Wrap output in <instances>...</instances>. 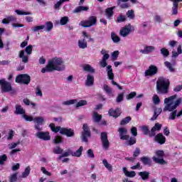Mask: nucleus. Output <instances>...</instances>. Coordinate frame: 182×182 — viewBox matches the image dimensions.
<instances>
[{
  "instance_id": "obj_62",
  "label": "nucleus",
  "mask_w": 182,
  "mask_h": 182,
  "mask_svg": "<svg viewBox=\"0 0 182 182\" xmlns=\"http://www.w3.org/2000/svg\"><path fill=\"white\" fill-rule=\"evenodd\" d=\"M36 96H43L42 94V90L41 89V86L40 85H37L36 87Z\"/></svg>"
},
{
  "instance_id": "obj_34",
  "label": "nucleus",
  "mask_w": 182,
  "mask_h": 182,
  "mask_svg": "<svg viewBox=\"0 0 182 182\" xmlns=\"http://www.w3.org/2000/svg\"><path fill=\"white\" fill-rule=\"evenodd\" d=\"M49 127L50 128L51 131L54 133H58V132H60V129L62 127L60 126H55V124L51 123L49 124Z\"/></svg>"
},
{
  "instance_id": "obj_4",
  "label": "nucleus",
  "mask_w": 182,
  "mask_h": 182,
  "mask_svg": "<svg viewBox=\"0 0 182 182\" xmlns=\"http://www.w3.org/2000/svg\"><path fill=\"white\" fill-rule=\"evenodd\" d=\"M170 89V80L164 77L159 78L156 82V92L159 95H167Z\"/></svg>"
},
{
  "instance_id": "obj_58",
  "label": "nucleus",
  "mask_w": 182,
  "mask_h": 182,
  "mask_svg": "<svg viewBox=\"0 0 182 182\" xmlns=\"http://www.w3.org/2000/svg\"><path fill=\"white\" fill-rule=\"evenodd\" d=\"M63 141L62 136H56L53 140V143L55 144H60Z\"/></svg>"
},
{
  "instance_id": "obj_23",
  "label": "nucleus",
  "mask_w": 182,
  "mask_h": 182,
  "mask_svg": "<svg viewBox=\"0 0 182 182\" xmlns=\"http://www.w3.org/2000/svg\"><path fill=\"white\" fill-rule=\"evenodd\" d=\"M15 109L16 110L14 112V114H22V116H23V114L26 113L25 109L21 105H16L15 106Z\"/></svg>"
},
{
  "instance_id": "obj_53",
  "label": "nucleus",
  "mask_w": 182,
  "mask_h": 182,
  "mask_svg": "<svg viewBox=\"0 0 182 182\" xmlns=\"http://www.w3.org/2000/svg\"><path fill=\"white\" fill-rule=\"evenodd\" d=\"M75 103H77V100H70L63 102V105H64V106H69L70 105H75Z\"/></svg>"
},
{
  "instance_id": "obj_3",
  "label": "nucleus",
  "mask_w": 182,
  "mask_h": 182,
  "mask_svg": "<svg viewBox=\"0 0 182 182\" xmlns=\"http://www.w3.org/2000/svg\"><path fill=\"white\" fill-rule=\"evenodd\" d=\"M177 97V95H172L168 97V98L164 99V103L166 105L163 112H173V110H176L178 106L181 104V98H178L175 102H173L174 99ZM173 103L174 105H173Z\"/></svg>"
},
{
  "instance_id": "obj_61",
  "label": "nucleus",
  "mask_w": 182,
  "mask_h": 182,
  "mask_svg": "<svg viewBox=\"0 0 182 182\" xmlns=\"http://www.w3.org/2000/svg\"><path fill=\"white\" fill-rule=\"evenodd\" d=\"M125 176L127 177H129L131 178H133V177H136V171H132L126 172Z\"/></svg>"
},
{
  "instance_id": "obj_51",
  "label": "nucleus",
  "mask_w": 182,
  "mask_h": 182,
  "mask_svg": "<svg viewBox=\"0 0 182 182\" xmlns=\"http://www.w3.org/2000/svg\"><path fill=\"white\" fill-rule=\"evenodd\" d=\"M137 96V92H131L129 94L126 95L127 100H130L132 99H134V97H136Z\"/></svg>"
},
{
  "instance_id": "obj_26",
  "label": "nucleus",
  "mask_w": 182,
  "mask_h": 182,
  "mask_svg": "<svg viewBox=\"0 0 182 182\" xmlns=\"http://www.w3.org/2000/svg\"><path fill=\"white\" fill-rule=\"evenodd\" d=\"M83 70L87 72L88 73H95L96 70L92 67V65L87 64L83 66Z\"/></svg>"
},
{
  "instance_id": "obj_54",
  "label": "nucleus",
  "mask_w": 182,
  "mask_h": 182,
  "mask_svg": "<svg viewBox=\"0 0 182 182\" xmlns=\"http://www.w3.org/2000/svg\"><path fill=\"white\" fill-rule=\"evenodd\" d=\"M6 160H8V156H6V154H3L0 156V166H4Z\"/></svg>"
},
{
  "instance_id": "obj_31",
  "label": "nucleus",
  "mask_w": 182,
  "mask_h": 182,
  "mask_svg": "<svg viewBox=\"0 0 182 182\" xmlns=\"http://www.w3.org/2000/svg\"><path fill=\"white\" fill-rule=\"evenodd\" d=\"M111 39L114 43H119L120 42V37L114 32L111 33Z\"/></svg>"
},
{
  "instance_id": "obj_56",
  "label": "nucleus",
  "mask_w": 182,
  "mask_h": 182,
  "mask_svg": "<svg viewBox=\"0 0 182 182\" xmlns=\"http://www.w3.org/2000/svg\"><path fill=\"white\" fill-rule=\"evenodd\" d=\"M68 22H69V17L68 16H63L60 20V24L62 26L66 25Z\"/></svg>"
},
{
  "instance_id": "obj_24",
  "label": "nucleus",
  "mask_w": 182,
  "mask_h": 182,
  "mask_svg": "<svg viewBox=\"0 0 182 182\" xmlns=\"http://www.w3.org/2000/svg\"><path fill=\"white\" fill-rule=\"evenodd\" d=\"M154 46H146L144 47V50H140V53H143L144 55H147L148 53H151L154 50Z\"/></svg>"
},
{
  "instance_id": "obj_16",
  "label": "nucleus",
  "mask_w": 182,
  "mask_h": 182,
  "mask_svg": "<svg viewBox=\"0 0 182 182\" xmlns=\"http://www.w3.org/2000/svg\"><path fill=\"white\" fill-rule=\"evenodd\" d=\"M108 114L112 117L117 119V117H120V114H122V110L119 107H117L115 109H114L113 108H110L108 111Z\"/></svg>"
},
{
  "instance_id": "obj_22",
  "label": "nucleus",
  "mask_w": 182,
  "mask_h": 182,
  "mask_svg": "<svg viewBox=\"0 0 182 182\" xmlns=\"http://www.w3.org/2000/svg\"><path fill=\"white\" fill-rule=\"evenodd\" d=\"M93 85H95V77L92 75H87L85 86H93Z\"/></svg>"
},
{
  "instance_id": "obj_10",
  "label": "nucleus",
  "mask_w": 182,
  "mask_h": 182,
  "mask_svg": "<svg viewBox=\"0 0 182 182\" xmlns=\"http://www.w3.org/2000/svg\"><path fill=\"white\" fill-rule=\"evenodd\" d=\"M100 139H101L102 147L105 150H108L109 147H110V142L109 141V139L107 138V132H101Z\"/></svg>"
},
{
  "instance_id": "obj_49",
  "label": "nucleus",
  "mask_w": 182,
  "mask_h": 182,
  "mask_svg": "<svg viewBox=\"0 0 182 182\" xmlns=\"http://www.w3.org/2000/svg\"><path fill=\"white\" fill-rule=\"evenodd\" d=\"M15 12L17 14V15H32L31 11H23L19 9L15 10Z\"/></svg>"
},
{
  "instance_id": "obj_40",
  "label": "nucleus",
  "mask_w": 182,
  "mask_h": 182,
  "mask_svg": "<svg viewBox=\"0 0 182 182\" xmlns=\"http://www.w3.org/2000/svg\"><path fill=\"white\" fill-rule=\"evenodd\" d=\"M153 160L157 164H167V162H166L164 159H163V158L159 159V158L154 156Z\"/></svg>"
},
{
  "instance_id": "obj_20",
  "label": "nucleus",
  "mask_w": 182,
  "mask_h": 182,
  "mask_svg": "<svg viewBox=\"0 0 182 182\" xmlns=\"http://www.w3.org/2000/svg\"><path fill=\"white\" fill-rule=\"evenodd\" d=\"M116 6L109 7L105 9V15L107 19H112V16L114 15V9H115Z\"/></svg>"
},
{
  "instance_id": "obj_25",
  "label": "nucleus",
  "mask_w": 182,
  "mask_h": 182,
  "mask_svg": "<svg viewBox=\"0 0 182 182\" xmlns=\"http://www.w3.org/2000/svg\"><path fill=\"white\" fill-rule=\"evenodd\" d=\"M140 161L144 166H151V159L149 157L142 156L140 158Z\"/></svg>"
},
{
  "instance_id": "obj_18",
  "label": "nucleus",
  "mask_w": 182,
  "mask_h": 182,
  "mask_svg": "<svg viewBox=\"0 0 182 182\" xmlns=\"http://www.w3.org/2000/svg\"><path fill=\"white\" fill-rule=\"evenodd\" d=\"M130 32H132V26L129 24L128 26H124L119 31V35L123 38H126Z\"/></svg>"
},
{
  "instance_id": "obj_43",
  "label": "nucleus",
  "mask_w": 182,
  "mask_h": 182,
  "mask_svg": "<svg viewBox=\"0 0 182 182\" xmlns=\"http://www.w3.org/2000/svg\"><path fill=\"white\" fill-rule=\"evenodd\" d=\"M132 122V117H127L122 119L120 122L121 126H124V124H127V123H130Z\"/></svg>"
},
{
  "instance_id": "obj_42",
  "label": "nucleus",
  "mask_w": 182,
  "mask_h": 182,
  "mask_svg": "<svg viewBox=\"0 0 182 182\" xmlns=\"http://www.w3.org/2000/svg\"><path fill=\"white\" fill-rule=\"evenodd\" d=\"M45 26H46V31L47 32H50V31L53 29V23H52V21H46Z\"/></svg>"
},
{
  "instance_id": "obj_13",
  "label": "nucleus",
  "mask_w": 182,
  "mask_h": 182,
  "mask_svg": "<svg viewBox=\"0 0 182 182\" xmlns=\"http://www.w3.org/2000/svg\"><path fill=\"white\" fill-rule=\"evenodd\" d=\"M36 136L38 139H40L41 140H44V141H48L50 140V134H49V132L38 131L36 134Z\"/></svg>"
},
{
  "instance_id": "obj_19",
  "label": "nucleus",
  "mask_w": 182,
  "mask_h": 182,
  "mask_svg": "<svg viewBox=\"0 0 182 182\" xmlns=\"http://www.w3.org/2000/svg\"><path fill=\"white\" fill-rule=\"evenodd\" d=\"M173 2L172 15H177L178 14V3L182 2V0H169Z\"/></svg>"
},
{
  "instance_id": "obj_39",
  "label": "nucleus",
  "mask_w": 182,
  "mask_h": 182,
  "mask_svg": "<svg viewBox=\"0 0 182 182\" xmlns=\"http://www.w3.org/2000/svg\"><path fill=\"white\" fill-rule=\"evenodd\" d=\"M53 153H54V154H62V153H63V149L60 148L59 146H55L53 149Z\"/></svg>"
},
{
  "instance_id": "obj_2",
  "label": "nucleus",
  "mask_w": 182,
  "mask_h": 182,
  "mask_svg": "<svg viewBox=\"0 0 182 182\" xmlns=\"http://www.w3.org/2000/svg\"><path fill=\"white\" fill-rule=\"evenodd\" d=\"M21 117L24 119L26 122H33L35 124L34 129L37 130V132H42V130H43V128L41 127L45 124V118H43V117H36L33 118V117L31 115L24 114L21 115Z\"/></svg>"
},
{
  "instance_id": "obj_64",
  "label": "nucleus",
  "mask_w": 182,
  "mask_h": 182,
  "mask_svg": "<svg viewBox=\"0 0 182 182\" xmlns=\"http://www.w3.org/2000/svg\"><path fill=\"white\" fill-rule=\"evenodd\" d=\"M18 180V174L16 173H13L10 176L9 181L10 182H16Z\"/></svg>"
},
{
  "instance_id": "obj_11",
  "label": "nucleus",
  "mask_w": 182,
  "mask_h": 182,
  "mask_svg": "<svg viewBox=\"0 0 182 182\" xmlns=\"http://www.w3.org/2000/svg\"><path fill=\"white\" fill-rule=\"evenodd\" d=\"M157 73H159V68H157V66L154 65H151L149 68L145 70L144 76L145 77H147V76L151 77L157 75Z\"/></svg>"
},
{
  "instance_id": "obj_8",
  "label": "nucleus",
  "mask_w": 182,
  "mask_h": 182,
  "mask_svg": "<svg viewBox=\"0 0 182 182\" xmlns=\"http://www.w3.org/2000/svg\"><path fill=\"white\" fill-rule=\"evenodd\" d=\"M97 23V17L95 16H90L87 20L82 21L80 25L82 28H90V26H95Z\"/></svg>"
},
{
  "instance_id": "obj_44",
  "label": "nucleus",
  "mask_w": 182,
  "mask_h": 182,
  "mask_svg": "<svg viewBox=\"0 0 182 182\" xmlns=\"http://www.w3.org/2000/svg\"><path fill=\"white\" fill-rule=\"evenodd\" d=\"M126 16L120 14L119 16L117 17L116 22L117 23H122V22H126Z\"/></svg>"
},
{
  "instance_id": "obj_1",
  "label": "nucleus",
  "mask_w": 182,
  "mask_h": 182,
  "mask_svg": "<svg viewBox=\"0 0 182 182\" xmlns=\"http://www.w3.org/2000/svg\"><path fill=\"white\" fill-rule=\"evenodd\" d=\"M65 69H66V67L63 64V59L55 57L48 61V65L45 68H42L41 73H46V72H53V70L62 72Z\"/></svg>"
},
{
  "instance_id": "obj_9",
  "label": "nucleus",
  "mask_w": 182,
  "mask_h": 182,
  "mask_svg": "<svg viewBox=\"0 0 182 182\" xmlns=\"http://www.w3.org/2000/svg\"><path fill=\"white\" fill-rule=\"evenodd\" d=\"M16 83H23L29 85L31 83V76L28 74H20L16 77Z\"/></svg>"
},
{
  "instance_id": "obj_32",
  "label": "nucleus",
  "mask_w": 182,
  "mask_h": 182,
  "mask_svg": "<svg viewBox=\"0 0 182 182\" xmlns=\"http://www.w3.org/2000/svg\"><path fill=\"white\" fill-rule=\"evenodd\" d=\"M70 0H59L54 6L53 9L56 11H59L60 9V6H62V4L63 2H69Z\"/></svg>"
},
{
  "instance_id": "obj_48",
  "label": "nucleus",
  "mask_w": 182,
  "mask_h": 182,
  "mask_svg": "<svg viewBox=\"0 0 182 182\" xmlns=\"http://www.w3.org/2000/svg\"><path fill=\"white\" fill-rule=\"evenodd\" d=\"M32 50H33V45H28L25 48V52L27 55H32Z\"/></svg>"
},
{
  "instance_id": "obj_33",
  "label": "nucleus",
  "mask_w": 182,
  "mask_h": 182,
  "mask_svg": "<svg viewBox=\"0 0 182 182\" xmlns=\"http://www.w3.org/2000/svg\"><path fill=\"white\" fill-rule=\"evenodd\" d=\"M49 127L50 128L51 131L54 133H58V132H60V129L62 127L60 126H55V124L51 123L49 124Z\"/></svg>"
},
{
  "instance_id": "obj_7",
  "label": "nucleus",
  "mask_w": 182,
  "mask_h": 182,
  "mask_svg": "<svg viewBox=\"0 0 182 182\" xmlns=\"http://www.w3.org/2000/svg\"><path fill=\"white\" fill-rule=\"evenodd\" d=\"M88 137H92V132H90V128L87 124H84L82 125V132L81 133V140L84 143H87L89 141Z\"/></svg>"
},
{
  "instance_id": "obj_37",
  "label": "nucleus",
  "mask_w": 182,
  "mask_h": 182,
  "mask_svg": "<svg viewBox=\"0 0 182 182\" xmlns=\"http://www.w3.org/2000/svg\"><path fill=\"white\" fill-rule=\"evenodd\" d=\"M83 151V146H80V148L75 151H73V157H80L82 156V152Z\"/></svg>"
},
{
  "instance_id": "obj_63",
  "label": "nucleus",
  "mask_w": 182,
  "mask_h": 182,
  "mask_svg": "<svg viewBox=\"0 0 182 182\" xmlns=\"http://www.w3.org/2000/svg\"><path fill=\"white\" fill-rule=\"evenodd\" d=\"M153 102L154 105H159L160 104V97H159V95H154L153 96Z\"/></svg>"
},
{
  "instance_id": "obj_57",
  "label": "nucleus",
  "mask_w": 182,
  "mask_h": 182,
  "mask_svg": "<svg viewBox=\"0 0 182 182\" xmlns=\"http://www.w3.org/2000/svg\"><path fill=\"white\" fill-rule=\"evenodd\" d=\"M164 65L165 66H166V68L169 70L170 72H175L176 70L174 69V68H173V65L171 64L170 62L166 61L164 63Z\"/></svg>"
},
{
  "instance_id": "obj_17",
  "label": "nucleus",
  "mask_w": 182,
  "mask_h": 182,
  "mask_svg": "<svg viewBox=\"0 0 182 182\" xmlns=\"http://www.w3.org/2000/svg\"><path fill=\"white\" fill-rule=\"evenodd\" d=\"M154 140L159 144L163 145L166 143V136L163 133H159L154 136Z\"/></svg>"
},
{
  "instance_id": "obj_14",
  "label": "nucleus",
  "mask_w": 182,
  "mask_h": 182,
  "mask_svg": "<svg viewBox=\"0 0 182 182\" xmlns=\"http://www.w3.org/2000/svg\"><path fill=\"white\" fill-rule=\"evenodd\" d=\"M107 72L108 79L111 80L112 84L114 86H117L118 83L114 81V74L113 73V68H112V65H108L107 66Z\"/></svg>"
},
{
  "instance_id": "obj_27",
  "label": "nucleus",
  "mask_w": 182,
  "mask_h": 182,
  "mask_svg": "<svg viewBox=\"0 0 182 182\" xmlns=\"http://www.w3.org/2000/svg\"><path fill=\"white\" fill-rule=\"evenodd\" d=\"M78 46L80 49H86L87 48V41L85 38L78 41Z\"/></svg>"
},
{
  "instance_id": "obj_38",
  "label": "nucleus",
  "mask_w": 182,
  "mask_h": 182,
  "mask_svg": "<svg viewBox=\"0 0 182 182\" xmlns=\"http://www.w3.org/2000/svg\"><path fill=\"white\" fill-rule=\"evenodd\" d=\"M102 164H104L105 167H106L109 171H113V166L107 162V159H104L102 161Z\"/></svg>"
},
{
  "instance_id": "obj_46",
  "label": "nucleus",
  "mask_w": 182,
  "mask_h": 182,
  "mask_svg": "<svg viewBox=\"0 0 182 182\" xmlns=\"http://www.w3.org/2000/svg\"><path fill=\"white\" fill-rule=\"evenodd\" d=\"M14 19H15V17H14L13 16H10L7 17L6 18L3 19L2 23H4V25H8V23H9V22L14 21Z\"/></svg>"
},
{
  "instance_id": "obj_12",
  "label": "nucleus",
  "mask_w": 182,
  "mask_h": 182,
  "mask_svg": "<svg viewBox=\"0 0 182 182\" xmlns=\"http://www.w3.org/2000/svg\"><path fill=\"white\" fill-rule=\"evenodd\" d=\"M101 55H103V56L100 61V65L101 68H107V59L110 58V55L108 53H106V50H102Z\"/></svg>"
},
{
  "instance_id": "obj_60",
  "label": "nucleus",
  "mask_w": 182,
  "mask_h": 182,
  "mask_svg": "<svg viewBox=\"0 0 182 182\" xmlns=\"http://www.w3.org/2000/svg\"><path fill=\"white\" fill-rule=\"evenodd\" d=\"M127 18H129V19H134V11L133 10H129L127 12Z\"/></svg>"
},
{
  "instance_id": "obj_52",
  "label": "nucleus",
  "mask_w": 182,
  "mask_h": 182,
  "mask_svg": "<svg viewBox=\"0 0 182 182\" xmlns=\"http://www.w3.org/2000/svg\"><path fill=\"white\" fill-rule=\"evenodd\" d=\"M161 55H163V56L164 58H167V56H168V55H170V51H168V50L166 48H162L161 49Z\"/></svg>"
},
{
  "instance_id": "obj_30",
  "label": "nucleus",
  "mask_w": 182,
  "mask_h": 182,
  "mask_svg": "<svg viewBox=\"0 0 182 182\" xmlns=\"http://www.w3.org/2000/svg\"><path fill=\"white\" fill-rule=\"evenodd\" d=\"M138 174L139 176H140L141 178H142L144 181H146V180H149V177H150V173L147 171H141L139 172Z\"/></svg>"
},
{
  "instance_id": "obj_15",
  "label": "nucleus",
  "mask_w": 182,
  "mask_h": 182,
  "mask_svg": "<svg viewBox=\"0 0 182 182\" xmlns=\"http://www.w3.org/2000/svg\"><path fill=\"white\" fill-rule=\"evenodd\" d=\"M60 134L67 137H73L75 136V131L70 128L61 127Z\"/></svg>"
},
{
  "instance_id": "obj_28",
  "label": "nucleus",
  "mask_w": 182,
  "mask_h": 182,
  "mask_svg": "<svg viewBox=\"0 0 182 182\" xmlns=\"http://www.w3.org/2000/svg\"><path fill=\"white\" fill-rule=\"evenodd\" d=\"M82 11H89V7L84 6H79L76 7L75 10H73V14H80Z\"/></svg>"
},
{
  "instance_id": "obj_50",
  "label": "nucleus",
  "mask_w": 182,
  "mask_h": 182,
  "mask_svg": "<svg viewBox=\"0 0 182 182\" xmlns=\"http://www.w3.org/2000/svg\"><path fill=\"white\" fill-rule=\"evenodd\" d=\"M172 112L169 114V120H176V117H177V111L176 109L171 111Z\"/></svg>"
},
{
  "instance_id": "obj_36",
  "label": "nucleus",
  "mask_w": 182,
  "mask_h": 182,
  "mask_svg": "<svg viewBox=\"0 0 182 182\" xmlns=\"http://www.w3.org/2000/svg\"><path fill=\"white\" fill-rule=\"evenodd\" d=\"M23 103H24V105H26V106H32L33 109H35V107H36V104L34 102H31V100H29V99L28 98H24L23 100Z\"/></svg>"
},
{
  "instance_id": "obj_6",
  "label": "nucleus",
  "mask_w": 182,
  "mask_h": 182,
  "mask_svg": "<svg viewBox=\"0 0 182 182\" xmlns=\"http://www.w3.org/2000/svg\"><path fill=\"white\" fill-rule=\"evenodd\" d=\"M0 86L1 93H15V90L12 88V84L8 81H6L5 79L0 80Z\"/></svg>"
},
{
  "instance_id": "obj_29",
  "label": "nucleus",
  "mask_w": 182,
  "mask_h": 182,
  "mask_svg": "<svg viewBox=\"0 0 182 182\" xmlns=\"http://www.w3.org/2000/svg\"><path fill=\"white\" fill-rule=\"evenodd\" d=\"M73 151H72V149H68L67 151L60 155L58 159V160H60L63 157H69V156H73Z\"/></svg>"
},
{
  "instance_id": "obj_59",
  "label": "nucleus",
  "mask_w": 182,
  "mask_h": 182,
  "mask_svg": "<svg viewBox=\"0 0 182 182\" xmlns=\"http://www.w3.org/2000/svg\"><path fill=\"white\" fill-rule=\"evenodd\" d=\"M33 32H38V31H41L42 29H45V25L41 26H36L34 27H32Z\"/></svg>"
},
{
  "instance_id": "obj_55",
  "label": "nucleus",
  "mask_w": 182,
  "mask_h": 182,
  "mask_svg": "<svg viewBox=\"0 0 182 182\" xmlns=\"http://www.w3.org/2000/svg\"><path fill=\"white\" fill-rule=\"evenodd\" d=\"M123 100H124V92H122L118 95L116 102L117 103H120L121 102H123Z\"/></svg>"
},
{
  "instance_id": "obj_5",
  "label": "nucleus",
  "mask_w": 182,
  "mask_h": 182,
  "mask_svg": "<svg viewBox=\"0 0 182 182\" xmlns=\"http://www.w3.org/2000/svg\"><path fill=\"white\" fill-rule=\"evenodd\" d=\"M119 133V138L121 140H128L126 142L127 146H133L137 143V139L136 137H130V135H127V129L120 127L118 129Z\"/></svg>"
},
{
  "instance_id": "obj_47",
  "label": "nucleus",
  "mask_w": 182,
  "mask_h": 182,
  "mask_svg": "<svg viewBox=\"0 0 182 182\" xmlns=\"http://www.w3.org/2000/svg\"><path fill=\"white\" fill-rule=\"evenodd\" d=\"M87 105V101L85 100H80L75 105V107L77 109L82 107V106H86Z\"/></svg>"
},
{
  "instance_id": "obj_45",
  "label": "nucleus",
  "mask_w": 182,
  "mask_h": 182,
  "mask_svg": "<svg viewBox=\"0 0 182 182\" xmlns=\"http://www.w3.org/2000/svg\"><path fill=\"white\" fill-rule=\"evenodd\" d=\"M93 119L96 123H99V122L102 120V115L99 114L97 112H94Z\"/></svg>"
},
{
  "instance_id": "obj_21",
  "label": "nucleus",
  "mask_w": 182,
  "mask_h": 182,
  "mask_svg": "<svg viewBox=\"0 0 182 182\" xmlns=\"http://www.w3.org/2000/svg\"><path fill=\"white\" fill-rule=\"evenodd\" d=\"M18 58L22 59L23 63H28V62H29V57L28 55H25V50H23L19 51Z\"/></svg>"
},
{
  "instance_id": "obj_41",
  "label": "nucleus",
  "mask_w": 182,
  "mask_h": 182,
  "mask_svg": "<svg viewBox=\"0 0 182 182\" xmlns=\"http://www.w3.org/2000/svg\"><path fill=\"white\" fill-rule=\"evenodd\" d=\"M29 174H31V166H27L24 171L22 173V178H26Z\"/></svg>"
},
{
  "instance_id": "obj_35",
  "label": "nucleus",
  "mask_w": 182,
  "mask_h": 182,
  "mask_svg": "<svg viewBox=\"0 0 182 182\" xmlns=\"http://www.w3.org/2000/svg\"><path fill=\"white\" fill-rule=\"evenodd\" d=\"M49 127L50 128L51 131L54 133H58V132H60V129L62 127L60 126H55V124L51 123L49 124Z\"/></svg>"
}]
</instances>
